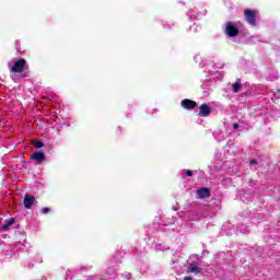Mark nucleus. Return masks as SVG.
<instances>
[{"label": "nucleus", "mask_w": 280, "mask_h": 280, "mask_svg": "<svg viewBox=\"0 0 280 280\" xmlns=\"http://www.w3.org/2000/svg\"><path fill=\"white\" fill-rule=\"evenodd\" d=\"M225 34L230 36V38H234V36H237V34H240V28H237L235 24H233V22H226Z\"/></svg>", "instance_id": "nucleus-3"}, {"label": "nucleus", "mask_w": 280, "mask_h": 280, "mask_svg": "<svg viewBox=\"0 0 280 280\" xmlns=\"http://www.w3.org/2000/svg\"><path fill=\"white\" fill-rule=\"evenodd\" d=\"M249 165H257V160H250Z\"/></svg>", "instance_id": "nucleus-15"}, {"label": "nucleus", "mask_w": 280, "mask_h": 280, "mask_svg": "<svg viewBox=\"0 0 280 280\" xmlns=\"http://www.w3.org/2000/svg\"><path fill=\"white\" fill-rule=\"evenodd\" d=\"M32 143H33V145H35V148H37V149L45 148V143H44L43 141H40V140L34 139V140H32Z\"/></svg>", "instance_id": "nucleus-12"}, {"label": "nucleus", "mask_w": 280, "mask_h": 280, "mask_svg": "<svg viewBox=\"0 0 280 280\" xmlns=\"http://www.w3.org/2000/svg\"><path fill=\"white\" fill-rule=\"evenodd\" d=\"M240 128V125L238 124H233V129L234 130H237Z\"/></svg>", "instance_id": "nucleus-17"}, {"label": "nucleus", "mask_w": 280, "mask_h": 280, "mask_svg": "<svg viewBox=\"0 0 280 280\" xmlns=\"http://www.w3.org/2000/svg\"><path fill=\"white\" fill-rule=\"evenodd\" d=\"M27 69V61L23 58L18 59L10 68V73H23Z\"/></svg>", "instance_id": "nucleus-1"}, {"label": "nucleus", "mask_w": 280, "mask_h": 280, "mask_svg": "<svg viewBox=\"0 0 280 280\" xmlns=\"http://www.w3.org/2000/svg\"><path fill=\"white\" fill-rule=\"evenodd\" d=\"M36 197L33 195H25L24 196V207L25 209H32V206L35 205Z\"/></svg>", "instance_id": "nucleus-7"}, {"label": "nucleus", "mask_w": 280, "mask_h": 280, "mask_svg": "<svg viewBox=\"0 0 280 280\" xmlns=\"http://www.w3.org/2000/svg\"><path fill=\"white\" fill-rule=\"evenodd\" d=\"M186 272L188 275H191V273H194V275H201L202 273V268L196 266V262H191L189 265V267L187 268Z\"/></svg>", "instance_id": "nucleus-8"}, {"label": "nucleus", "mask_w": 280, "mask_h": 280, "mask_svg": "<svg viewBox=\"0 0 280 280\" xmlns=\"http://www.w3.org/2000/svg\"><path fill=\"white\" fill-rule=\"evenodd\" d=\"M211 196V190L209 188H199L197 190V198L200 200H205V198H209Z\"/></svg>", "instance_id": "nucleus-6"}, {"label": "nucleus", "mask_w": 280, "mask_h": 280, "mask_svg": "<svg viewBox=\"0 0 280 280\" xmlns=\"http://www.w3.org/2000/svg\"><path fill=\"white\" fill-rule=\"evenodd\" d=\"M50 211L49 208H42L40 209V213H43L44 215L47 214Z\"/></svg>", "instance_id": "nucleus-13"}, {"label": "nucleus", "mask_w": 280, "mask_h": 280, "mask_svg": "<svg viewBox=\"0 0 280 280\" xmlns=\"http://www.w3.org/2000/svg\"><path fill=\"white\" fill-rule=\"evenodd\" d=\"M30 160L37 161L40 165L45 161V153H43L40 151H36L31 155Z\"/></svg>", "instance_id": "nucleus-9"}, {"label": "nucleus", "mask_w": 280, "mask_h": 280, "mask_svg": "<svg viewBox=\"0 0 280 280\" xmlns=\"http://www.w3.org/2000/svg\"><path fill=\"white\" fill-rule=\"evenodd\" d=\"M22 78H30V72H24V73L22 74Z\"/></svg>", "instance_id": "nucleus-16"}, {"label": "nucleus", "mask_w": 280, "mask_h": 280, "mask_svg": "<svg viewBox=\"0 0 280 280\" xmlns=\"http://www.w3.org/2000/svg\"><path fill=\"white\" fill-rule=\"evenodd\" d=\"M186 176H194V172H191L190 170L186 171Z\"/></svg>", "instance_id": "nucleus-14"}, {"label": "nucleus", "mask_w": 280, "mask_h": 280, "mask_svg": "<svg viewBox=\"0 0 280 280\" xmlns=\"http://www.w3.org/2000/svg\"><path fill=\"white\" fill-rule=\"evenodd\" d=\"M232 90L233 93H240L242 91V80L237 79L233 84H232Z\"/></svg>", "instance_id": "nucleus-11"}, {"label": "nucleus", "mask_w": 280, "mask_h": 280, "mask_svg": "<svg viewBox=\"0 0 280 280\" xmlns=\"http://www.w3.org/2000/svg\"><path fill=\"white\" fill-rule=\"evenodd\" d=\"M244 16H245V21H247V23L249 25H252V27H255V25H257V12L250 9H246L244 11Z\"/></svg>", "instance_id": "nucleus-2"}, {"label": "nucleus", "mask_w": 280, "mask_h": 280, "mask_svg": "<svg viewBox=\"0 0 280 280\" xmlns=\"http://www.w3.org/2000/svg\"><path fill=\"white\" fill-rule=\"evenodd\" d=\"M16 222V219L11 218L10 220H5L4 224L1 225V230L2 231H8V229H10L12 226V224H14Z\"/></svg>", "instance_id": "nucleus-10"}, {"label": "nucleus", "mask_w": 280, "mask_h": 280, "mask_svg": "<svg viewBox=\"0 0 280 280\" xmlns=\"http://www.w3.org/2000/svg\"><path fill=\"white\" fill-rule=\"evenodd\" d=\"M184 280H194V278H191V277H184Z\"/></svg>", "instance_id": "nucleus-18"}, {"label": "nucleus", "mask_w": 280, "mask_h": 280, "mask_svg": "<svg viewBox=\"0 0 280 280\" xmlns=\"http://www.w3.org/2000/svg\"><path fill=\"white\" fill-rule=\"evenodd\" d=\"M211 115V107L207 104H201L199 106V117H209Z\"/></svg>", "instance_id": "nucleus-5"}, {"label": "nucleus", "mask_w": 280, "mask_h": 280, "mask_svg": "<svg viewBox=\"0 0 280 280\" xmlns=\"http://www.w3.org/2000/svg\"><path fill=\"white\" fill-rule=\"evenodd\" d=\"M180 106L183 108H185L186 110H194V108H196V106H198V103H196V101L185 98L182 101Z\"/></svg>", "instance_id": "nucleus-4"}]
</instances>
